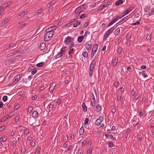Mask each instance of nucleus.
I'll list each match as a JSON object with an SVG mask.
<instances>
[{
	"mask_svg": "<svg viewBox=\"0 0 154 154\" xmlns=\"http://www.w3.org/2000/svg\"><path fill=\"white\" fill-rule=\"evenodd\" d=\"M74 38L72 37L68 36L65 38L64 42L66 45L71 48L74 45Z\"/></svg>",
	"mask_w": 154,
	"mask_h": 154,
	"instance_id": "1",
	"label": "nucleus"
},
{
	"mask_svg": "<svg viewBox=\"0 0 154 154\" xmlns=\"http://www.w3.org/2000/svg\"><path fill=\"white\" fill-rule=\"evenodd\" d=\"M47 32L45 34L44 40L46 41H48L51 39L54 34L52 30H50V28L47 30Z\"/></svg>",
	"mask_w": 154,
	"mask_h": 154,
	"instance_id": "2",
	"label": "nucleus"
},
{
	"mask_svg": "<svg viewBox=\"0 0 154 154\" xmlns=\"http://www.w3.org/2000/svg\"><path fill=\"white\" fill-rule=\"evenodd\" d=\"M114 27L113 26L110 29H109L108 30H107L105 34H104L103 38V39H105L107 38L108 35H109L111 32H112L114 29Z\"/></svg>",
	"mask_w": 154,
	"mask_h": 154,
	"instance_id": "3",
	"label": "nucleus"
},
{
	"mask_svg": "<svg viewBox=\"0 0 154 154\" xmlns=\"http://www.w3.org/2000/svg\"><path fill=\"white\" fill-rule=\"evenodd\" d=\"M22 74L20 73L15 75L13 79V82H19L20 80L22 78Z\"/></svg>",
	"mask_w": 154,
	"mask_h": 154,
	"instance_id": "4",
	"label": "nucleus"
},
{
	"mask_svg": "<svg viewBox=\"0 0 154 154\" xmlns=\"http://www.w3.org/2000/svg\"><path fill=\"white\" fill-rule=\"evenodd\" d=\"M98 45L95 44L94 45L92 48V51L91 55V57H92L94 55L98 48Z\"/></svg>",
	"mask_w": 154,
	"mask_h": 154,
	"instance_id": "5",
	"label": "nucleus"
},
{
	"mask_svg": "<svg viewBox=\"0 0 154 154\" xmlns=\"http://www.w3.org/2000/svg\"><path fill=\"white\" fill-rule=\"evenodd\" d=\"M95 60H93L89 66L90 71H93L94 68L95 67Z\"/></svg>",
	"mask_w": 154,
	"mask_h": 154,
	"instance_id": "6",
	"label": "nucleus"
},
{
	"mask_svg": "<svg viewBox=\"0 0 154 154\" xmlns=\"http://www.w3.org/2000/svg\"><path fill=\"white\" fill-rule=\"evenodd\" d=\"M103 119V117L102 116H100L98 119H97L95 122V124L97 125H100Z\"/></svg>",
	"mask_w": 154,
	"mask_h": 154,
	"instance_id": "7",
	"label": "nucleus"
},
{
	"mask_svg": "<svg viewBox=\"0 0 154 154\" xmlns=\"http://www.w3.org/2000/svg\"><path fill=\"white\" fill-rule=\"evenodd\" d=\"M134 9L132 7H129V8L127 9L126 11H125L124 12V15L122 16H124L125 15L128 14L131 12Z\"/></svg>",
	"mask_w": 154,
	"mask_h": 154,
	"instance_id": "8",
	"label": "nucleus"
},
{
	"mask_svg": "<svg viewBox=\"0 0 154 154\" xmlns=\"http://www.w3.org/2000/svg\"><path fill=\"white\" fill-rule=\"evenodd\" d=\"M38 112L36 111H34L32 113V116L34 118H36L38 116Z\"/></svg>",
	"mask_w": 154,
	"mask_h": 154,
	"instance_id": "9",
	"label": "nucleus"
},
{
	"mask_svg": "<svg viewBox=\"0 0 154 154\" xmlns=\"http://www.w3.org/2000/svg\"><path fill=\"white\" fill-rule=\"evenodd\" d=\"M92 95L93 96V97L92 98L93 101H91V104L93 107H94L96 105V100L94 97V95L93 94H92Z\"/></svg>",
	"mask_w": 154,
	"mask_h": 154,
	"instance_id": "10",
	"label": "nucleus"
},
{
	"mask_svg": "<svg viewBox=\"0 0 154 154\" xmlns=\"http://www.w3.org/2000/svg\"><path fill=\"white\" fill-rule=\"evenodd\" d=\"M56 85L54 83L52 84V85L50 86L49 88V91L50 92L52 93L54 90Z\"/></svg>",
	"mask_w": 154,
	"mask_h": 154,
	"instance_id": "11",
	"label": "nucleus"
},
{
	"mask_svg": "<svg viewBox=\"0 0 154 154\" xmlns=\"http://www.w3.org/2000/svg\"><path fill=\"white\" fill-rule=\"evenodd\" d=\"M62 51H63L62 49H61V51L55 57V58L56 59H57V58H60L61 57L63 56V53L62 52Z\"/></svg>",
	"mask_w": 154,
	"mask_h": 154,
	"instance_id": "12",
	"label": "nucleus"
},
{
	"mask_svg": "<svg viewBox=\"0 0 154 154\" xmlns=\"http://www.w3.org/2000/svg\"><path fill=\"white\" fill-rule=\"evenodd\" d=\"M110 108L111 111L113 114H114L116 112V107L115 105L112 106H111Z\"/></svg>",
	"mask_w": 154,
	"mask_h": 154,
	"instance_id": "13",
	"label": "nucleus"
},
{
	"mask_svg": "<svg viewBox=\"0 0 154 154\" xmlns=\"http://www.w3.org/2000/svg\"><path fill=\"white\" fill-rule=\"evenodd\" d=\"M117 18H115L114 19H113L112 21L110 23H109V24L107 25V27H109L112 25V24H113L114 23H115L116 21L118 20Z\"/></svg>",
	"mask_w": 154,
	"mask_h": 154,
	"instance_id": "14",
	"label": "nucleus"
},
{
	"mask_svg": "<svg viewBox=\"0 0 154 154\" xmlns=\"http://www.w3.org/2000/svg\"><path fill=\"white\" fill-rule=\"evenodd\" d=\"M46 45L45 43H42L39 46V48L41 50H43L45 48Z\"/></svg>",
	"mask_w": 154,
	"mask_h": 154,
	"instance_id": "15",
	"label": "nucleus"
},
{
	"mask_svg": "<svg viewBox=\"0 0 154 154\" xmlns=\"http://www.w3.org/2000/svg\"><path fill=\"white\" fill-rule=\"evenodd\" d=\"M140 12L139 11L136 12L134 13L133 15L135 18H137L139 17L140 15Z\"/></svg>",
	"mask_w": 154,
	"mask_h": 154,
	"instance_id": "16",
	"label": "nucleus"
},
{
	"mask_svg": "<svg viewBox=\"0 0 154 154\" xmlns=\"http://www.w3.org/2000/svg\"><path fill=\"white\" fill-rule=\"evenodd\" d=\"M84 39V36L82 35L79 36L78 37L77 41L79 42H81Z\"/></svg>",
	"mask_w": 154,
	"mask_h": 154,
	"instance_id": "17",
	"label": "nucleus"
},
{
	"mask_svg": "<svg viewBox=\"0 0 154 154\" xmlns=\"http://www.w3.org/2000/svg\"><path fill=\"white\" fill-rule=\"evenodd\" d=\"M80 8H78V7L76 9L75 11V13L76 14H80V13L82 12V10H81L79 9Z\"/></svg>",
	"mask_w": 154,
	"mask_h": 154,
	"instance_id": "18",
	"label": "nucleus"
},
{
	"mask_svg": "<svg viewBox=\"0 0 154 154\" xmlns=\"http://www.w3.org/2000/svg\"><path fill=\"white\" fill-rule=\"evenodd\" d=\"M112 3V2H107L104 3V4L103 5V7L105 8L109 5H111Z\"/></svg>",
	"mask_w": 154,
	"mask_h": 154,
	"instance_id": "19",
	"label": "nucleus"
},
{
	"mask_svg": "<svg viewBox=\"0 0 154 154\" xmlns=\"http://www.w3.org/2000/svg\"><path fill=\"white\" fill-rule=\"evenodd\" d=\"M82 106L83 108V111L84 112H86L87 111V107L84 103H83L82 105Z\"/></svg>",
	"mask_w": 154,
	"mask_h": 154,
	"instance_id": "20",
	"label": "nucleus"
},
{
	"mask_svg": "<svg viewBox=\"0 0 154 154\" xmlns=\"http://www.w3.org/2000/svg\"><path fill=\"white\" fill-rule=\"evenodd\" d=\"M123 3L122 0H118L115 3L116 5L118 6L122 4Z\"/></svg>",
	"mask_w": 154,
	"mask_h": 154,
	"instance_id": "21",
	"label": "nucleus"
},
{
	"mask_svg": "<svg viewBox=\"0 0 154 154\" xmlns=\"http://www.w3.org/2000/svg\"><path fill=\"white\" fill-rule=\"evenodd\" d=\"M96 109L97 110V112H99L100 111L101 109V106L100 105H98L96 106Z\"/></svg>",
	"mask_w": 154,
	"mask_h": 154,
	"instance_id": "22",
	"label": "nucleus"
},
{
	"mask_svg": "<svg viewBox=\"0 0 154 154\" xmlns=\"http://www.w3.org/2000/svg\"><path fill=\"white\" fill-rule=\"evenodd\" d=\"M15 46H14V43H11L9 44V46L7 49H9L11 48H14Z\"/></svg>",
	"mask_w": 154,
	"mask_h": 154,
	"instance_id": "23",
	"label": "nucleus"
},
{
	"mask_svg": "<svg viewBox=\"0 0 154 154\" xmlns=\"http://www.w3.org/2000/svg\"><path fill=\"white\" fill-rule=\"evenodd\" d=\"M154 14V8L147 14V17H149L151 15Z\"/></svg>",
	"mask_w": 154,
	"mask_h": 154,
	"instance_id": "24",
	"label": "nucleus"
},
{
	"mask_svg": "<svg viewBox=\"0 0 154 154\" xmlns=\"http://www.w3.org/2000/svg\"><path fill=\"white\" fill-rule=\"evenodd\" d=\"M85 7H86V5H84L79 7L78 8H80L79 9L81 10H82V11H83L85 9Z\"/></svg>",
	"mask_w": 154,
	"mask_h": 154,
	"instance_id": "25",
	"label": "nucleus"
},
{
	"mask_svg": "<svg viewBox=\"0 0 154 154\" xmlns=\"http://www.w3.org/2000/svg\"><path fill=\"white\" fill-rule=\"evenodd\" d=\"M44 64V62H41L38 63L36 65V66L38 67H41L43 66Z\"/></svg>",
	"mask_w": 154,
	"mask_h": 154,
	"instance_id": "26",
	"label": "nucleus"
},
{
	"mask_svg": "<svg viewBox=\"0 0 154 154\" xmlns=\"http://www.w3.org/2000/svg\"><path fill=\"white\" fill-rule=\"evenodd\" d=\"M5 7L2 5V6L0 7V13H2L4 11Z\"/></svg>",
	"mask_w": 154,
	"mask_h": 154,
	"instance_id": "27",
	"label": "nucleus"
},
{
	"mask_svg": "<svg viewBox=\"0 0 154 154\" xmlns=\"http://www.w3.org/2000/svg\"><path fill=\"white\" fill-rule=\"evenodd\" d=\"M82 55L85 58H87L88 57V54L85 51H84L82 53Z\"/></svg>",
	"mask_w": 154,
	"mask_h": 154,
	"instance_id": "28",
	"label": "nucleus"
},
{
	"mask_svg": "<svg viewBox=\"0 0 154 154\" xmlns=\"http://www.w3.org/2000/svg\"><path fill=\"white\" fill-rule=\"evenodd\" d=\"M118 60L115 59L112 62V63L114 66H115L117 64Z\"/></svg>",
	"mask_w": 154,
	"mask_h": 154,
	"instance_id": "29",
	"label": "nucleus"
},
{
	"mask_svg": "<svg viewBox=\"0 0 154 154\" xmlns=\"http://www.w3.org/2000/svg\"><path fill=\"white\" fill-rule=\"evenodd\" d=\"M105 136L108 139H111L113 138V137L111 134H105Z\"/></svg>",
	"mask_w": 154,
	"mask_h": 154,
	"instance_id": "30",
	"label": "nucleus"
},
{
	"mask_svg": "<svg viewBox=\"0 0 154 154\" xmlns=\"http://www.w3.org/2000/svg\"><path fill=\"white\" fill-rule=\"evenodd\" d=\"M80 23H81V21H77V23H73V26L74 27H76L77 26V25H79Z\"/></svg>",
	"mask_w": 154,
	"mask_h": 154,
	"instance_id": "31",
	"label": "nucleus"
},
{
	"mask_svg": "<svg viewBox=\"0 0 154 154\" xmlns=\"http://www.w3.org/2000/svg\"><path fill=\"white\" fill-rule=\"evenodd\" d=\"M84 132V129L82 128L79 130V134L80 135H82Z\"/></svg>",
	"mask_w": 154,
	"mask_h": 154,
	"instance_id": "32",
	"label": "nucleus"
},
{
	"mask_svg": "<svg viewBox=\"0 0 154 154\" xmlns=\"http://www.w3.org/2000/svg\"><path fill=\"white\" fill-rule=\"evenodd\" d=\"M120 32V29L119 28H117L116 29L114 32V34L115 35H117Z\"/></svg>",
	"mask_w": 154,
	"mask_h": 154,
	"instance_id": "33",
	"label": "nucleus"
},
{
	"mask_svg": "<svg viewBox=\"0 0 154 154\" xmlns=\"http://www.w3.org/2000/svg\"><path fill=\"white\" fill-rule=\"evenodd\" d=\"M92 47L91 45L90 44H88L86 47V49L88 50H90Z\"/></svg>",
	"mask_w": 154,
	"mask_h": 154,
	"instance_id": "34",
	"label": "nucleus"
},
{
	"mask_svg": "<svg viewBox=\"0 0 154 154\" xmlns=\"http://www.w3.org/2000/svg\"><path fill=\"white\" fill-rule=\"evenodd\" d=\"M11 4V2H8L6 3L2 4L4 6L5 8L6 7L8 6Z\"/></svg>",
	"mask_w": 154,
	"mask_h": 154,
	"instance_id": "35",
	"label": "nucleus"
},
{
	"mask_svg": "<svg viewBox=\"0 0 154 154\" xmlns=\"http://www.w3.org/2000/svg\"><path fill=\"white\" fill-rule=\"evenodd\" d=\"M9 20V19H7L5 20L4 21V23L3 22H2V24L1 25L2 26H4L5 24H6V23H8V22Z\"/></svg>",
	"mask_w": 154,
	"mask_h": 154,
	"instance_id": "36",
	"label": "nucleus"
},
{
	"mask_svg": "<svg viewBox=\"0 0 154 154\" xmlns=\"http://www.w3.org/2000/svg\"><path fill=\"white\" fill-rule=\"evenodd\" d=\"M122 51V48L121 47H119L118 49L117 53L119 54H120Z\"/></svg>",
	"mask_w": 154,
	"mask_h": 154,
	"instance_id": "37",
	"label": "nucleus"
},
{
	"mask_svg": "<svg viewBox=\"0 0 154 154\" xmlns=\"http://www.w3.org/2000/svg\"><path fill=\"white\" fill-rule=\"evenodd\" d=\"M108 146L110 147H112L114 146V144L112 142H108Z\"/></svg>",
	"mask_w": 154,
	"mask_h": 154,
	"instance_id": "38",
	"label": "nucleus"
},
{
	"mask_svg": "<svg viewBox=\"0 0 154 154\" xmlns=\"http://www.w3.org/2000/svg\"><path fill=\"white\" fill-rule=\"evenodd\" d=\"M73 23V22H71L70 23L66 24L65 26H66L70 27L72 25Z\"/></svg>",
	"mask_w": 154,
	"mask_h": 154,
	"instance_id": "39",
	"label": "nucleus"
},
{
	"mask_svg": "<svg viewBox=\"0 0 154 154\" xmlns=\"http://www.w3.org/2000/svg\"><path fill=\"white\" fill-rule=\"evenodd\" d=\"M74 51L73 48H71L70 50L69 51L68 54L69 55H70L73 53Z\"/></svg>",
	"mask_w": 154,
	"mask_h": 154,
	"instance_id": "40",
	"label": "nucleus"
},
{
	"mask_svg": "<svg viewBox=\"0 0 154 154\" xmlns=\"http://www.w3.org/2000/svg\"><path fill=\"white\" fill-rule=\"evenodd\" d=\"M87 16V14H82L80 17V19H82L85 17Z\"/></svg>",
	"mask_w": 154,
	"mask_h": 154,
	"instance_id": "41",
	"label": "nucleus"
},
{
	"mask_svg": "<svg viewBox=\"0 0 154 154\" xmlns=\"http://www.w3.org/2000/svg\"><path fill=\"white\" fill-rule=\"evenodd\" d=\"M28 111L29 112H31L33 110V108L32 107H29L28 108Z\"/></svg>",
	"mask_w": 154,
	"mask_h": 154,
	"instance_id": "42",
	"label": "nucleus"
},
{
	"mask_svg": "<svg viewBox=\"0 0 154 154\" xmlns=\"http://www.w3.org/2000/svg\"><path fill=\"white\" fill-rule=\"evenodd\" d=\"M43 10L42 8H41L39 10L37 11V13L38 14H41Z\"/></svg>",
	"mask_w": 154,
	"mask_h": 154,
	"instance_id": "43",
	"label": "nucleus"
},
{
	"mask_svg": "<svg viewBox=\"0 0 154 154\" xmlns=\"http://www.w3.org/2000/svg\"><path fill=\"white\" fill-rule=\"evenodd\" d=\"M27 11H24L22 13H21V14H19V16H20V17H21V16L22 15V16L24 15H25L26 13H27Z\"/></svg>",
	"mask_w": 154,
	"mask_h": 154,
	"instance_id": "44",
	"label": "nucleus"
},
{
	"mask_svg": "<svg viewBox=\"0 0 154 154\" xmlns=\"http://www.w3.org/2000/svg\"><path fill=\"white\" fill-rule=\"evenodd\" d=\"M2 100L3 101L6 102L7 100V97L6 96H4Z\"/></svg>",
	"mask_w": 154,
	"mask_h": 154,
	"instance_id": "45",
	"label": "nucleus"
},
{
	"mask_svg": "<svg viewBox=\"0 0 154 154\" xmlns=\"http://www.w3.org/2000/svg\"><path fill=\"white\" fill-rule=\"evenodd\" d=\"M35 69V68L33 66H30L29 68V71H31L32 70L34 69Z\"/></svg>",
	"mask_w": 154,
	"mask_h": 154,
	"instance_id": "46",
	"label": "nucleus"
},
{
	"mask_svg": "<svg viewBox=\"0 0 154 154\" xmlns=\"http://www.w3.org/2000/svg\"><path fill=\"white\" fill-rule=\"evenodd\" d=\"M29 131L28 129L25 130L24 131V133L25 135H27L29 133Z\"/></svg>",
	"mask_w": 154,
	"mask_h": 154,
	"instance_id": "47",
	"label": "nucleus"
},
{
	"mask_svg": "<svg viewBox=\"0 0 154 154\" xmlns=\"http://www.w3.org/2000/svg\"><path fill=\"white\" fill-rule=\"evenodd\" d=\"M68 141V138L66 136V137H64V138H63V141L65 142L66 143V142H67Z\"/></svg>",
	"mask_w": 154,
	"mask_h": 154,
	"instance_id": "48",
	"label": "nucleus"
},
{
	"mask_svg": "<svg viewBox=\"0 0 154 154\" xmlns=\"http://www.w3.org/2000/svg\"><path fill=\"white\" fill-rule=\"evenodd\" d=\"M140 24L139 21H137L136 22L131 24V25L133 26H135Z\"/></svg>",
	"mask_w": 154,
	"mask_h": 154,
	"instance_id": "49",
	"label": "nucleus"
},
{
	"mask_svg": "<svg viewBox=\"0 0 154 154\" xmlns=\"http://www.w3.org/2000/svg\"><path fill=\"white\" fill-rule=\"evenodd\" d=\"M40 151V149H37L35 152V154H39Z\"/></svg>",
	"mask_w": 154,
	"mask_h": 154,
	"instance_id": "50",
	"label": "nucleus"
},
{
	"mask_svg": "<svg viewBox=\"0 0 154 154\" xmlns=\"http://www.w3.org/2000/svg\"><path fill=\"white\" fill-rule=\"evenodd\" d=\"M151 38V35H147L146 37V39L147 40H150Z\"/></svg>",
	"mask_w": 154,
	"mask_h": 154,
	"instance_id": "51",
	"label": "nucleus"
},
{
	"mask_svg": "<svg viewBox=\"0 0 154 154\" xmlns=\"http://www.w3.org/2000/svg\"><path fill=\"white\" fill-rule=\"evenodd\" d=\"M87 141L86 140H83L82 143V146H85L87 143Z\"/></svg>",
	"mask_w": 154,
	"mask_h": 154,
	"instance_id": "52",
	"label": "nucleus"
},
{
	"mask_svg": "<svg viewBox=\"0 0 154 154\" xmlns=\"http://www.w3.org/2000/svg\"><path fill=\"white\" fill-rule=\"evenodd\" d=\"M128 18V17L127 16L126 17H125L124 18H123L119 22H122L123 20H127Z\"/></svg>",
	"mask_w": 154,
	"mask_h": 154,
	"instance_id": "53",
	"label": "nucleus"
},
{
	"mask_svg": "<svg viewBox=\"0 0 154 154\" xmlns=\"http://www.w3.org/2000/svg\"><path fill=\"white\" fill-rule=\"evenodd\" d=\"M142 75L144 78H146L148 76L147 75L145 74L144 71H143L142 72Z\"/></svg>",
	"mask_w": 154,
	"mask_h": 154,
	"instance_id": "54",
	"label": "nucleus"
},
{
	"mask_svg": "<svg viewBox=\"0 0 154 154\" xmlns=\"http://www.w3.org/2000/svg\"><path fill=\"white\" fill-rule=\"evenodd\" d=\"M119 82H116L115 83L114 86L116 87L117 88L119 86Z\"/></svg>",
	"mask_w": 154,
	"mask_h": 154,
	"instance_id": "55",
	"label": "nucleus"
},
{
	"mask_svg": "<svg viewBox=\"0 0 154 154\" xmlns=\"http://www.w3.org/2000/svg\"><path fill=\"white\" fill-rule=\"evenodd\" d=\"M37 72V70H34L32 71V72H31L32 75H33Z\"/></svg>",
	"mask_w": 154,
	"mask_h": 154,
	"instance_id": "56",
	"label": "nucleus"
},
{
	"mask_svg": "<svg viewBox=\"0 0 154 154\" xmlns=\"http://www.w3.org/2000/svg\"><path fill=\"white\" fill-rule=\"evenodd\" d=\"M88 121H89V119L88 118L86 119H85L84 122V125L87 124L88 123Z\"/></svg>",
	"mask_w": 154,
	"mask_h": 154,
	"instance_id": "57",
	"label": "nucleus"
},
{
	"mask_svg": "<svg viewBox=\"0 0 154 154\" xmlns=\"http://www.w3.org/2000/svg\"><path fill=\"white\" fill-rule=\"evenodd\" d=\"M6 140V138L5 137H2L0 138V140L2 141L5 142Z\"/></svg>",
	"mask_w": 154,
	"mask_h": 154,
	"instance_id": "58",
	"label": "nucleus"
},
{
	"mask_svg": "<svg viewBox=\"0 0 154 154\" xmlns=\"http://www.w3.org/2000/svg\"><path fill=\"white\" fill-rule=\"evenodd\" d=\"M131 131V129L129 128H128V129H127L126 131V134H128V133H130Z\"/></svg>",
	"mask_w": 154,
	"mask_h": 154,
	"instance_id": "59",
	"label": "nucleus"
},
{
	"mask_svg": "<svg viewBox=\"0 0 154 154\" xmlns=\"http://www.w3.org/2000/svg\"><path fill=\"white\" fill-rule=\"evenodd\" d=\"M54 9V7H52L48 11H49V12L51 13L53 11Z\"/></svg>",
	"mask_w": 154,
	"mask_h": 154,
	"instance_id": "60",
	"label": "nucleus"
},
{
	"mask_svg": "<svg viewBox=\"0 0 154 154\" xmlns=\"http://www.w3.org/2000/svg\"><path fill=\"white\" fill-rule=\"evenodd\" d=\"M54 3L55 2L52 1V2H51L49 4L50 5L51 7L54 4Z\"/></svg>",
	"mask_w": 154,
	"mask_h": 154,
	"instance_id": "61",
	"label": "nucleus"
},
{
	"mask_svg": "<svg viewBox=\"0 0 154 154\" xmlns=\"http://www.w3.org/2000/svg\"><path fill=\"white\" fill-rule=\"evenodd\" d=\"M35 142L32 141L30 143V146H31L33 147L35 146Z\"/></svg>",
	"mask_w": 154,
	"mask_h": 154,
	"instance_id": "62",
	"label": "nucleus"
},
{
	"mask_svg": "<svg viewBox=\"0 0 154 154\" xmlns=\"http://www.w3.org/2000/svg\"><path fill=\"white\" fill-rule=\"evenodd\" d=\"M5 128V126H2L0 128V131H2Z\"/></svg>",
	"mask_w": 154,
	"mask_h": 154,
	"instance_id": "63",
	"label": "nucleus"
},
{
	"mask_svg": "<svg viewBox=\"0 0 154 154\" xmlns=\"http://www.w3.org/2000/svg\"><path fill=\"white\" fill-rule=\"evenodd\" d=\"M135 92L134 90V89H133L132 90L131 92V94L132 95L134 96L135 95Z\"/></svg>",
	"mask_w": 154,
	"mask_h": 154,
	"instance_id": "64",
	"label": "nucleus"
}]
</instances>
